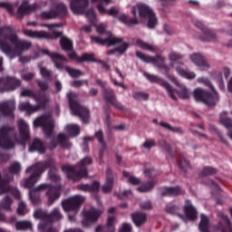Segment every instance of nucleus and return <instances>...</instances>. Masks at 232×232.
Here are the masks:
<instances>
[{
	"label": "nucleus",
	"mask_w": 232,
	"mask_h": 232,
	"mask_svg": "<svg viewBox=\"0 0 232 232\" xmlns=\"http://www.w3.org/2000/svg\"><path fill=\"white\" fill-rule=\"evenodd\" d=\"M32 48V43L26 40H20L15 31L11 26L0 28V50L14 59L21 57L24 52H28Z\"/></svg>",
	"instance_id": "obj_1"
},
{
	"label": "nucleus",
	"mask_w": 232,
	"mask_h": 232,
	"mask_svg": "<svg viewBox=\"0 0 232 232\" xmlns=\"http://www.w3.org/2000/svg\"><path fill=\"white\" fill-rule=\"evenodd\" d=\"M136 57L142 61L143 63H150V64H156L158 68L161 71V73L166 75L169 81H171L177 88H184L182 83L179 82V79L177 77L169 74V66L166 65L164 63V61H166V58L162 56L161 54H157L156 56H150L145 53H143L140 51H136Z\"/></svg>",
	"instance_id": "obj_2"
},
{
	"label": "nucleus",
	"mask_w": 232,
	"mask_h": 232,
	"mask_svg": "<svg viewBox=\"0 0 232 232\" xmlns=\"http://www.w3.org/2000/svg\"><path fill=\"white\" fill-rule=\"evenodd\" d=\"M46 191L48 197L47 206H52L57 198L60 197L59 188L51 186L48 183H42L38 185L34 189L29 191V198L33 204H39L41 200V194L39 191Z\"/></svg>",
	"instance_id": "obj_3"
},
{
	"label": "nucleus",
	"mask_w": 232,
	"mask_h": 232,
	"mask_svg": "<svg viewBox=\"0 0 232 232\" xmlns=\"http://www.w3.org/2000/svg\"><path fill=\"white\" fill-rule=\"evenodd\" d=\"M93 160L91 157H85L76 167L70 165L63 166V171L71 180L77 182V180H81L88 175V169H86V166H90Z\"/></svg>",
	"instance_id": "obj_4"
},
{
	"label": "nucleus",
	"mask_w": 232,
	"mask_h": 232,
	"mask_svg": "<svg viewBox=\"0 0 232 232\" xmlns=\"http://www.w3.org/2000/svg\"><path fill=\"white\" fill-rule=\"evenodd\" d=\"M67 99L69 101L72 115L80 117L81 121L84 122V124H88L90 122V111L88 108L82 106L79 103V94L70 92L67 93Z\"/></svg>",
	"instance_id": "obj_5"
},
{
	"label": "nucleus",
	"mask_w": 232,
	"mask_h": 232,
	"mask_svg": "<svg viewBox=\"0 0 232 232\" xmlns=\"http://www.w3.org/2000/svg\"><path fill=\"white\" fill-rule=\"evenodd\" d=\"M193 97L196 102H202L209 108L217 106L218 102V92L213 88L203 89L198 88L193 91Z\"/></svg>",
	"instance_id": "obj_6"
},
{
	"label": "nucleus",
	"mask_w": 232,
	"mask_h": 232,
	"mask_svg": "<svg viewBox=\"0 0 232 232\" xmlns=\"http://www.w3.org/2000/svg\"><path fill=\"white\" fill-rule=\"evenodd\" d=\"M46 165L43 162L35 163L28 167L25 170L26 173H32L29 178L24 180L23 186L24 188H27V189H32L37 182L39 179H41V175L44 172V169Z\"/></svg>",
	"instance_id": "obj_7"
},
{
	"label": "nucleus",
	"mask_w": 232,
	"mask_h": 232,
	"mask_svg": "<svg viewBox=\"0 0 232 232\" xmlns=\"http://www.w3.org/2000/svg\"><path fill=\"white\" fill-rule=\"evenodd\" d=\"M15 136L14 135V128L8 125L0 127V148L10 150L15 146Z\"/></svg>",
	"instance_id": "obj_8"
},
{
	"label": "nucleus",
	"mask_w": 232,
	"mask_h": 232,
	"mask_svg": "<svg viewBox=\"0 0 232 232\" xmlns=\"http://www.w3.org/2000/svg\"><path fill=\"white\" fill-rule=\"evenodd\" d=\"M184 209L186 216L179 213V207L177 206L166 207L165 208L167 213H169V215H177L183 222H188V218H189V220H195V218H197V209H195L193 205L187 203Z\"/></svg>",
	"instance_id": "obj_9"
},
{
	"label": "nucleus",
	"mask_w": 232,
	"mask_h": 232,
	"mask_svg": "<svg viewBox=\"0 0 232 232\" xmlns=\"http://www.w3.org/2000/svg\"><path fill=\"white\" fill-rule=\"evenodd\" d=\"M137 6L140 17L141 19H148L147 26L153 30V28H155L159 24L157 15L155 14V12H153V9L146 4H138Z\"/></svg>",
	"instance_id": "obj_10"
},
{
	"label": "nucleus",
	"mask_w": 232,
	"mask_h": 232,
	"mask_svg": "<svg viewBox=\"0 0 232 232\" xmlns=\"http://www.w3.org/2000/svg\"><path fill=\"white\" fill-rule=\"evenodd\" d=\"M34 124L35 127L41 126L43 128L47 139H50V137H52V133H53V128H55V125L53 124V120L52 119V114H45L39 118H36L34 121Z\"/></svg>",
	"instance_id": "obj_11"
},
{
	"label": "nucleus",
	"mask_w": 232,
	"mask_h": 232,
	"mask_svg": "<svg viewBox=\"0 0 232 232\" xmlns=\"http://www.w3.org/2000/svg\"><path fill=\"white\" fill-rule=\"evenodd\" d=\"M91 3H97L96 10H98L100 15L107 14L111 17H117V15H119V9H115V7H111L110 9L106 8V6L113 3V0H91Z\"/></svg>",
	"instance_id": "obj_12"
},
{
	"label": "nucleus",
	"mask_w": 232,
	"mask_h": 232,
	"mask_svg": "<svg viewBox=\"0 0 232 232\" xmlns=\"http://www.w3.org/2000/svg\"><path fill=\"white\" fill-rule=\"evenodd\" d=\"M23 34L31 39H59V37H63V32L59 31H53L52 35L44 31H32L24 29Z\"/></svg>",
	"instance_id": "obj_13"
},
{
	"label": "nucleus",
	"mask_w": 232,
	"mask_h": 232,
	"mask_svg": "<svg viewBox=\"0 0 232 232\" xmlns=\"http://www.w3.org/2000/svg\"><path fill=\"white\" fill-rule=\"evenodd\" d=\"M34 217L39 220H42V222H45L46 224H51L53 218V220H63V214H61L59 208H53L50 214L44 210H36Z\"/></svg>",
	"instance_id": "obj_14"
},
{
	"label": "nucleus",
	"mask_w": 232,
	"mask_h": 232,
	"mask_svg": "<svg viewBox=\"0 0 232 232\" xmlns=\"http://www.w3.org/2000/svg\"><path fill=\"white\" fill-rule=\"evenodd\" d=\"M20 95L21 97H30L31 99H35L38 103L44 104L45 102H48V97H46L44 89H41L36 92L32 89H24L21 92Z\"/></svg>",
	"instance_id": "obj_15"
},
{
	"label": "nucleus",
	"mask_w": 232,
	"mask_h": 232,
	"mask_svg": "<svg viewBox=\"0 0 232 232\" xmlns=\"http://www.w3.org/2000/svg\"><path fill=\"white\" fill-rule=\"evenodd\" d=\"M102 215V211L96 209V208H90L83 212V219L82 224L83 227H90L92 223L97 222L99 220V217Z\"/></svg>",
	"instance_id": "obj_16"
},
{
	"label": "nucleus",
	"mask_w": 232,
	"mask_h": 232,
	"mask_svg": "<svg viewBox=\"0 0 232 232\" xmlns=\"http://www.w3.org/2000/svg\"><path fill=\"white\" fill-rule=\"evenodd\" d=\"M38 8L39 5H37V4L30 5L28 0H24L17 9L16 15L21 21L25 15L32 14V12H35Z\"/></svg>",
	"instance_id": "obj_17"
},
{
	"label": "nucleus",
	"mask_w": 232,
	"mask_h": 232,
	"mask_svg": "<svg viewBox=\"0 0 232 232\" xmlns=\"http://www.w3.org/2000/svg\"><path fill=\"white\" fill-rule=\"evenodd\" d=\"M85 198L82 196H74L67 200L63 201L62 206L64 211H76L79 206L84 202Z\"/></svg>",
	"instance_id": "obj_18"
},
{
	"label": "nucleus",
	"mask_w": 232,
	"mask_h": 232,
	"mask_svg": "<svg viewBox=\"0 0 232 232\" xmlns=\"http://www.w3.org/2000/svg\"><path fill=\"white\" fill-rule=\"evenodd\" d=\"M195 26L196 28H198V30H201L203 36H200L199 39L203 41V43H211V41L217 39V34L206 27L201 21H197Z\"/></svg>",
	"instance_id": "obj_19"
},
{
	"label": "nucleus",
	"mask_w": 232,
	"mask_h": 232,
	"mask_svg": "<svg viewBox=\"0 0 232 232\" xmlns=\"http://www.w3.org/2000/svg\"><path fill=\"white\" fill-rule=\"evenodd\" d=\"M42 53H44V55L51 57L57 70H63V68H64V64L63 63H66V57H64V55L59 54L58 53H50V50L48 49L42 50Z\"/></svg>",
	"instance_id": "obj_20"
},
{
	"label": "nucleus",
	"mask_w": 232,
	"mask_h": 232,
	"mask_svg": "<svg viewBox=\"0 0 232 232\" xmlns=\"http://www.w3.org/2000/svg\"><path fill=\"white\" fill-rule=\"evenodd\" d=\"M91 39L92 41H94L96 44H101L102 46H113L115 44H121V43L124 41L122 38L112 37L111 35L105 39H102L99 36H91Z\"/></svg>",
	"instance_id": "obj_21"
},
{
	"label": "nucleus",
	"mask_w": 232,
	"mask_h": 232,
	"mask_svg": "<svg viewBox=\"0 0 232 232\" xmlns=\"http://www.w3.org/2000/svg\"><path fill=\"white\" fill-rule=\"evenodd\" d=\"M167 92L173 101H177V95L179 99H189V95H191L189 90L186 88H167Z\"/></svg>",
	"instance_id": "obj_22"
},
{
	"label": "nucleus",
	"mask_w": 232,
	"mask_h": 232,
	"mask_svg": "<svg viewBox=\"0 0 232 232\" xmlns=\"http://www.w3.org/2000/svg\"><path fill=\"white\" fill-rule=\"evenodd\" d=\"M103 97L109 104H111L114 108L117 110H120L121 111H124L125 108L121 103L117 102V99L115 98V94L113 93V90L111 89H104L103 90Z\"/></svg>",
	"instance_id": "obj_23"
},
{
	"label": "nucleus",
	"mask_w": 232,
	"mask_h": 232,
	"mask_svg": "<svg viewBox=\"0 0 232 232\" xmlns=\"http://www.w3.org/2000/svg\"><path fill=\"white\" fill-rule=\"evenodd\" d=\"M190 59L192 63H194V64H196V66L201 70V72H208V70L210 68L206 58L200 53L191 54Z\"/></svg>",
	"instance_id": "obj_24"
},
{
	"label": "nucleus",
	"mask_w": 232,
	"mask_h": 232,
	"mask_svg": "<svg viewBox=\"0 0 232 232\" xmlns=\"http://www.w3.org/2000/svg\"><path fill=\"white\" fill-rule=\"evenodd\" d=\"M70 8L74 14H84V9L88 8L89 0H69Z\"/></svg>",
	"instance_id": "obj_25"
},
{
	"label": "nucleus",
	"mask_w": 232,
	"mask_h": 232,
	"mask_svg": "<svg viewBox=\"0 0 232 232\" xmlns=\"http://www.w3.org/2000/svg\"><path fill=\"white\" fill-rule=\"evenodd\" d=\"M130 12L134 18H130L127 14H123L118 17L119 21L123 24H126L127 26H133V24H139V19H137V7L132 6Z\"/></svg>",
	"instance_id": "obj_26"
},
{
	"label": "nucleus",
	"mask_w": 232,
	"mask_h": 232,
	"mask_svg": "<svg viewBox=\"0 0 232 232\" xmlns=\"http://www.w3.org/2000/svg\"><path fill=\"white\" fill-rule=\"evenodd\" d=\"M21 86V80L12 77H0V88H19Z\"/></svg>",
	"instance_id": "obj_27"
},
{
	"label": "nucleus",
	"mask_w": 232,
	"mask_h": 232,
	"mask_svg": "<svg viewBox=\"0 0 232 232\" xmlns=\"http://www.w3.org/2000/svg\"><path fill=\"white\" fill-rule=\"evenodd\" d=\"M115 182V175L111 171V169H107L106 170V182L102 187V193H111L113 189V184Z\"/></svg>",
	"instance_id": "obj_28"
},
{
	"label": "nucleus",
	"mask_w": 232,
	"mask_h": 232,
	"mask_svg": "<svg viewBox=\"0 0 232 232\" xmlns=\"http://www.w3.org/2000/svg\"><path fill=\"white\" fill-rule=\"evenodd\" d=\"M117 220L116 217H108L107 222L104 226L99 225L95 228V232H115V221Z\"/></svg>",
	"instance_id": "obj_29"
},
{
	"label": "nucleus",
	"mask_w": 232,
	"mask_h": 232,
	"mask_svg": "<svg viewBox=\"0 0 232 232\" xmlns=\"http://www.w3.org/2000/svg\"><path fill=\"white\" fill-rule=\"evenodd\" d=\"M15 111V101H8L0 103V111L3 115L8 117H14V111Z\"/></svg>",
	"instance_id": "obj_30"
},
{
	"label": "nucleus",
	"mask_w": 232,
	"mask_h": 232,
	"mask_svg": "<svg viewBox=\"0 0 232 232\" xmlns=\"http://www.w3.org/2000/svg\"><path fill=\"white\" fill-rule=\"evenodd\" d=\"M143 75L150 82L160 84V86H162L163 88H170L169 83L166 82L164 79L159 77L158 75L151 74L146 72H143Z\"/></svg>",
	"instance_id": "obj_31"
},
{
	"label": "nucleus",
	"mask_w": 232,
	"mask_h": 232,
	"mask_svg": "<svg viewBox=\"0 0 232 232\" xmlns=\"http://www.w3.org/2000/svg\"><path fill=\"white\" fill-rule=\"evenodd\" d=\"M94 138L98 140L99 144H101L100 159H102V157H104V151H106L108 150V145L106 144V141L104 140V132L102 130H97L94 133Z\"/></svg>",
	"instance_id": "obj_32"
},
{
	"label": "nucleus",
	"mask_w": 232,
	"mask_h": 232,
	"mask_svg": "<svg viewBox=\"0 0 232 232\" xmlns=\"http://www.w3.org/2000/svg\"><path fill=\"white\" fill-rule=\"evenodd\" d=\"M44 106V103H39L37 105H32L30 102H22L18 105V110L20 111H27V113H35V111H39L41 110V107Z\"/></svg>",
	"instance_id": "obj_33"
},
{
	"label": "nucleus",
	"mask_w": 232,
	"mask_h": 232,
	"mask_svg": "<svg viewBox=\"0 0 232 232\" xmlns=\"http://www.w3.org/2000/svg\"><path fill=\"white\" fill-rule=\"evenodd\" d=\"M161 197H177L182 193L179 187H165L160 188Z\"/></svg>",
	"instance_id": "obj_34"
},
{
	"label": "nucleus",
	"mask_w": 232,
	"mask_h": 232,
	"mask_svg": "<svg viewBox=\"0 0 232 232\" xmlns=\"http://www.w3.org/2000/svg\"><path fill=\"white\" fill-rule=\"evenodd\" d=\"M132 222H134V225L136 227H140L144 226V224L148 220V216L146 213L141 212H135L131 214Z\"/></svg>",
	"instance_id": "obj_35"
},
{
	"label": "nucleus",
	"mask_w": 232,
	"mask_h": 232,
	"mask_svg": "<svg viewBox=\"0 0 232 232\" xmlns=\"http://www.w3.org/2000/svg\"><path fill=\"white\" fill-rule=\"evenodd\" d=\"M18 128L20 131V136L23 140H28L30 139V130L28 129V124L24 120L18 121Z\"/></svg>",
	"instance_id": "obj_36"
},
{
	"label": "nucleus",
	"mask_w": 232,
	"mask_h": 232,
	"mask_svg": "<svg viewBox=\"0 0 232 232\" xmlns=\"http://www.w3.org/2000/svg\"><path fill=\"white\" fill-rule=\"evenodd\" d=\"M54 12L56 13V17L60 19H64L68 15V7L64 3H58L54 5Z\"/></svg>",
	"instance_id": "obj_37"
},
{
	"label": "nucleus",
	"mask_w": 232,
	"mask_h": 232,
	"mask_svg": "<svg viewBox=\"0 0 232 232\" xmlns=\"http://www.w3.org/2000/svg\"><path fill=\"white\" fill-rule=\"evenodd\" d=\"M159 182L158 179H152L148 180L145 183H143L141 186L138 187L137 190L140 193H150L157 186V183Z\"/></svg>",
	"instance_id": "obj_38"
},
{
	"label": "nucleus",
	"mask_w": 232,
	"mask_h": 232,
	"mask_svg": "<svg viewBox=\"0 0 232 232\" xmlns=\"http://www.w3.org/2000/svg\"><path fill=\"white\" fill-rule=\"evenodd\" d=\"M101 187V184L97 181H93L92 186L88 184H80L78 185V189L80 191H89L90 193H95L99 191V188Z\"/></svg>",
	"instance_id": "obj_39"
},
{
	"label": "nucleus",
	"mask_w": 232,
	"mask_h": 232,
	"mask_svg": "<svg viewBox=\"0 0 232 232\" xmlns=\"http://www.w3.org/2000/svg\"><path fill=\"white\" fill-rule=\"evenodd\" d=\"M30 151H38L39 153H44L46 151V148L44 144L40 139H34L32 145L29 148Z\"/></svg>",
	"instance_id": "obj_40"
},
{
	"label": "nucleus",
	"mask_w": 232,
	"mask_h": 232,
	"mask_svg": "<svg viewBox=\"0 0 232 232\" xmlns=\"http://www.w3.org/2000/svg\"><path fill=\"white\" fill-rule=\"evenodd\" d=\"M58 144L61 146V148H63V150H70L72 148V143L70 142V137L66 136L63 133H60L57 136Z\"/></svg>",
	"instance_id": "obj_41"
},
{
	"label": "nucleus",
	"mask_w": 232,
	"mask_h": 232,
	"mask_svg": "<svg viewBox=\"0 0 232 232\" xmlns=\"http://www.w3.org/2000/svg\"><path fill=\"white\" fill-rule=\"evenodd\" d=\"M60 44L63 52H73V42L66 36H62Z\"/></svg>",
	"instance_id": "obj_42"
},
{
	"label": "nucleus",
	"mask_w": 232,
	"mask_h": 232,
	"mask_svg": "<svg viewBox=\"0 0 232 232\" xmlns=\"http://www.w3.org/2000/svg\"><path fill=\"white\" fill-rule=\"evenodd\" d=\"M159 126L164 128V130H168V131H171L172 133H179V135L184 134V130L181 127H173L166 121H160Z\"/></svg>",
	"instance_id": "obj_43"
},
{
	"label": "nucleus",
	"mask_w": 232,
	"mask_h": 232,
	"mask_svg": "<svg viewBox=\"0 0 232 232\" xmlns=\"http://www.w3.org/2000/svg\"><path fill=\"white\" fill-rule=\"evenodd\" d=\"M32 221L28 220H22V221H17L15 223V229L16 231H27V229H32L33 227Z\"/></svg>",
	"instance_id": "obj_44"
},
{
	"label": "nucleus",
	"mask_w": 232,
	"mask_h": 232,
	"mask_svg": "<svg viewBox=\"0 0 232 232\" xmlns=\"http://www.w3.org/2000/svg\"><path fill=\"white\" fill-rule=\"evenodd\" d=\"M12 204H14V199L10 196H6L1 200L0 208L5 211H12Z\"/></svg>",
	"instance_id": "obj_45"
},
{
	"label": "nucleus",
	"mask_w": 232,
	"mask_h": 232,
	"mask_svg": "<svg viewBox=\"0 0 232 232\" xmlns=\"http://www.w3.org/2000/svg\"><path fill=\"white\" fill-rule=\"evenodd\" d=\"M176 72L179 73V75H180L181 77H184L185 79H188L189 81L197 77V74H195V72L186 71L180 67H176Z\"/></svg>",
	"instance_id": "obj_46"
},
{
	"label": "nucleus",
	"mask_w": 232,
	"mask_h": 232,
	"mask_svg": "<svg viewBox=\"0 0 232 232\" xmlns=\"http://www.w3.org/2000/svg\"><path fill=\"white\" fill-rule=\"evenodd\" d=\"M65 130L67 131L69 137H77L81 133V129L79 125L71 124L65 127Z\"/></svg>",
	"instance_id": "obj_47"
},
{
	"label": "nucleus",
	"mask_w": 232,
	"mask_h": 232,
	"mask_svg": "<svg viewBox=\"0 0 232 232\" xmlns=\"http://www.w3.org/2000/svg\"><path fill=\"white\" fill-rule=\"evenodd\" d=\"M75 15H84L89 19L90 23H95V19H97V14L93 8H90L86 11V7L84 8L83 14H74Z\"/></svg>",
	"instance_id": "obj_48"
},
{
	"label": "nucleus",
	"mask_w": 232,
	"mask_h": 232,
	"mask_svg": "<svg viewBox=\"0 0 232 232\" xmlns=\"http://www.w3.org/2000/svg\"><path fill=\"white\" fill-rule=\"evenodd\" d=\"M99 59L95 58V53H84L80 58V63H97Z\"/></svg>",
	"instance_id": "obj_49"
},
{
	"label": "nucleus",
	"mask_w": 232,
	"mask_h": 232,
	"mask_svg": "<svg viewBox=\"0 0 232 232\" xmlns=\"http://www.w3.org/2000/svg\"><path fill=\"white\" fill-rule=\"evenodd\" d=\"M209 130L210 131H213L214 133H216V135L218 137L222 144H225V146H229V142L227 141V140H226V137H224V134L221 132V130H218V128L215 127V125H210Z\"/></svg>",
	"instance_id": "obj_50"
},
{
	"label": "nucleus",
	"mask_w": 232,
	"mask_h": 232,
	"mask_svg": "<svg viewBox=\"0 0 232 232\" xmlns=\"http://www.w3.org/2000/svg\"><path fill=\"white\" fill-rule=\"evenodd\" d=\"M38 230L40 232H59L57 229L52 227V224L41 221L38 225Z\"/></svg>",
	"instance_id": "obj_51"
},
{
	"label": "nucleus",
	"mask_w": 232,
	"mask_h": 232,
	"mask_svg": "<svg viewBox=\"0 0 232 232\" xmlns=\"http://www.w3.org/2000/svg\"><path fill=\"white\" fill-rule=\"evenodd\" d=\"M132 98L134 101H150V93L144 92H132Z\"/></svg>",
	"instance_id": "obj_52"
},
{
	"label": "nucleus",
	"mask_w": 232,
	"mask_h": 232,
	"mask_svg": "<svg viewBox=\"0 0 232 232\" xmlns=\"http://www.w3.org/2000/svg\"><path fill=\"white\" fill-rule=\"evenodd\" d=\"M65 72H67L70 77H72L73 79H76L77 77H82V75H84V72H82L81 70H78L70 66L65 67Z\"/></svg>",
	"instance_id": "obj_53"
},
{
	"label": "nucleus",
	"mask_w": 232,
	"mask_h": 232,
	"mask_svg": "<svg viewBox=\"0 0 232 232\" xmlns=\"http://www.w3.org/2000/svg\"><path fill=\"white\" fill-rule=\"evenodd\" d=\"M122 175L125 179H127L129 184H131L132 186H137L138 184H140V179L130 175V172L123 171Z\"/></svg>",
	"instance_id": "obj_54"
},
{
	"label": "nucleus",
	"mask_w": 232,
	"mask_h": 232,
	"mask_svg": "<svg viewBox=\"0 0 232 232\" xmlns=\"http://www.w3.org/2000/svg\"><path fill=\"white\" fill-rule=\"evenodd\" d=\"M216 173H217V169L211 166H207L201 169L199 173V177H209L211 175H216Z\"/></svg>",
	"instance_id": "obj_55"
},
{
	"label": "nucleus",
	"mask_w": 232,
	"mask_h": 232,
	"mask_svg": "<svg viewBox=\"0 0 232 232\" xmlns=\"http://www.w3.org/2000/svg\"><path fill=\"white\" fill-rule=\"evenodd\" d=\"M169 57L171 63H177V64H184L182 62L184 56L179 53L172 52L169 54Z\"/></svg>",
	"instance_id": "obj_56"
},
{
	"label": "nucleus",
	"mask_w": 232,
	"mask_h": 232,
	"mask_svg": "<svg viewBox=\"0 0 232 232\" xmlns=\"http://www.w3.org/2000/svg\"><path fill=\"white\" fill-rule=\"evenodd\" d=\"M221 124L231 131L232 130V120L230 118L226 117V112L221 114Z\"/></svg>",
	"instance_id": "obj_57"
},
{
	"label": "nucleus",
	"mask_w": 232,
	"mask_h": 232,
	"mask_svg": "<svg viewBox=\"0 0 232 232\" xmlns=\"http://www.w3.org/2000/svg\"><path fill=\"white\" fill-rule=\"evenodd\" d=\"M179 169L183 173H188V170L191 169V165H189V161L184 157L180 160Z\"/></svg>",
	"instance_id": "obj_58"
},
{
	"label": "nucleus",
	"mask_w": 232,
	"mask_h": 232,
	"mask_svg": "<svg viewBox=\"0 0 232 232\" xmlns=\"http://www.w3.org/2000/svg\"><path fill=\"white\" fill-rule=\"evenodd\" d=\"M16 213L17 215H20V217H24V215L28 213V209H26V203L24 201H20L18 203Z\"/></svg>",
	"instance_id": "obj_59"
},
{
	"label": "nucleus",
	"mask_w": 232,
	"mask_h": 232,
	"mask_svg": "<svg viewBox=\"0 0 232 232\" xmlns=\"http://www.w3.org/2000/svg\"><path fill=\"white\" fill-rule=\"evenodd\" d=\"M10 173L13 175H19L21 173V163L18 161L14 162L9 168Z\"/></svg>",
	"instance_id": "obj_60"
},
{
	"label": "nucleus",
	"mask_w": 232,
	"mask_h": 232,
	"mask_svg": "<svg viewBox=\"0 0 232 232\" xmlns=\"http://www.w3.org/2000/svg\"><path fill=\"white\" fill-rule=\"evenodd\" d=\"M42 19H55L57 18V14L53 9L50 11H44L41 14Z\"/></svg>",
	"instance_id": "obj_61"
},
{
	"label": "nucleus",
	"mask_w": 232,
	"mask_h": 232,
	"mask_svg": "<svg viewBox=\"0 0 232 232\" xmlns=\"http://www.w3.org/2000/svg\"><path fill=\"white\" fill-rule=\"evenodd\" d=\"M197 82H198V84H203V86H206L207 88H215V86H213V83L210 80H208V77L198 78Z\"/></svg>",
	"instance_id": "obj_62"
},
{
	"label": "nucleus",
	"mask_w": 232,
	"mask_h": 232,
	"mask_svg": "<svg viewBox=\"0 0 232 232\" xmlns=\"http://www.w3.org/2000/svg\"><path fill=\"white\" fill-rule=\"evenodd\" d=\"M40 73L42 77L47 81H50V79H52V75H53V72H52V71L48 70L46 67H41Z\"/></svg>",
	"instance_id": "obj_63"
},
{
	"label": "nucleus",
	"mask_w": 232,
	"mask_h": 232,
	"mask_svg": "<svg viewBox=\"0 0 232 232\" xmlns=\"http://www.w3.org/2000/svg\"><path fill=\"white\" fill-rule=\"evenodd\" d=\"M0 8L6 9L10 15H14V5L10 2H0Z\"/></svg>",
	"instance_id": "obj_64"
}]
</instances>
